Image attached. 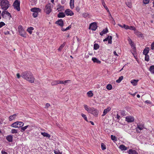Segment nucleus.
I'll return each mask as SVG.
<instances>
[{"instance_id":"f257e3e1","label":"nucleus","mask_w":154,"mask_h":154,"mask_svg":"<svg viewBox=\"0 0 154 154\" xmlns=\"http://www.w3.org/2000/svg\"><path fill=\"white\" fill-rule=\"evenodd\" d=\"M21 76L29 82H34L35 78L32 72L30 71H26L23 72L21 74Z\"/></svg>"},{"instance_id":"f03ea898","label":"nucleus","mask_w":154,"mask_h":154,"mask_svg":"<svg viewBox=\"0 0 154 154\" xmlns=\"http://www.w3.org/2000/svg\"><path fill=\"white\" fill-rule=\"evenodd\" d=\"M83 106L85 109L88 113L92 114L95 117H97L99 111L97 109L93 107H90L86 104H84Z\"/></svg>"},{"instance_id":"7ed1b4c3","label":"nucleus","mask_w":154,"mask_h":154,"mask_svg":"<svg viewBox=\"0 0 154 154\" xmlns=\"http://www.w3.org/2000/svg\"><path fill=\"white\" fill-rule=\"evenodd\" d=\"M0 5L2 9L6 10L10 7V5L7 0H0Z\"/></svg>"},{"instance_id":"20e7f679","label":"nucleus","mask_w":154,"mask_h":154,"mask_svg":"<svg viewBox=\"0 0 154 154\" xmlns=\"http://www.w3.org/2000/svg\"><path fill=\"white\" fill-rule=\"evenodd\" d=\"M32 12H33L32 14V16L34 17H37L38 13L41 12V10L39 8H34L30 9Z\"/></svg>"},{"instance_id":"39448f33","label":"nucleus","mask_w":154,"mask_h":154,"mask_svg":"<svg viewBox=\"0 0 154 154\" xmlns=\"http://www.w3.org/2000/svg\"><path fill=\"white\" fill-rule=\"evenodd\" d=\"M18 32L20 35L22 36L24 38L26 37V33L21 25H20L18 27Z\"/></svg>"},{"instance_id":"423d86ee","label":"nucleus","mask_w":154,"mask_h":154,"mask_svg":"<svg viewBox=\"0 0 154 154\" xmlns=\"http://www.w3.org/2000/svg\"><path fill=\"white\" fill-rule=\"evenodd\" d=\"M24 123L22 122H16L12 123L11 126L15 128H19L23 126Z\"/></svg>"},{"instance_id":"0eeeda50","label":"nucleus","mask_w":154,"mask_h":154,"mask_svg":"<svg viewBox=\"0 0 154 154\" xmlns=\"http://www.w3.org/2000/svg\"><path fill=\"white\" fill-rule=\"evenodd\" d=\"M13 5L14 8L17 11H19L20 10V2L18 0H15L14 3Z\"/></svg>"},{"instance_id":"6e6552de","label":"nucleus","mask_w":154,"mask_h":154,"mask_svg":"<svg viewBox=\"0 0 154 154\" xmlns=\"http://www.w3.org/2000/svg\"><path fill=\"white\" fill-rule=\"evenodd\" d=\"M97 28V26L96 22L91 23L89 28V29H91L93 31H95Z\"/></svg>"},{"instance_id":"1a4fd4ad","label":"nucleus","mask_w":154,"mask_h":154,"mask_svg":"<svg viewBox=\"0 0 154 154\" xmlns=\"http://www.w3.org/2000/svg\"><path fill=\"white\" fill-rule=\"evenodd\" d=\"M51 5L50 4L47 5L45 7V11L46 13L49 14L51 11Z\"/></svg>"},{"instance_id":"9d476101","label":"nucleus","mask_w":154,"mask_h":154,"mask_svg":"<svg viewBox=\"0 0 154 154\" xmlns=\"http://www.w3.org/2000/svg\"><path fill=\"white\" fill-rule=\"evenodd\" d=\"M134 120V118L131 116H128L125 118V120L128 122H132Z\"/></svg>"},{"instance_id":"9b49d317","label":"nucleus","mask_w":154,"mask_h":154,"mask_svg":"<svg viewBox=\"0 0 154 154\" xmlns=\"http://www.w3.org/2000/svg\"><path fill=\"white\" fill-rule=\"evenodd\" d=\"M5 15H6L8 16L9 18L11 17V14L9 13L8 11L5 10L4 11L2 12V16L3 18H4L5 17Z\"/></svg>"},{"instance_id":"f8f14e48","label":"nucleus","mask_w":154,"mask_h":154,"mask_svg":"<svg viewBox=\"0 0 154 154\" xmlns=\"http://www.w3.org/2000/svg\"><path fill=\"white\" fill-rule=\"evenodd\" d=\"M66 15L67 16H72L74 15V13L69 9H66L65 12Z\"/></svg>"},{"instance_id":"ddd939ff","label":"nucleus","mask_w":154,"mask_h":154,"mask_svg":"<svg viewBox=\"0 0 154 154\" xmlns=\"http://www.w3.org/2000/svg\"><path fill=\"white\" fill-rule=\"evenodd\" d=\"M56 23L62 27L63 25V22L62 19L59 20L56 22Z\"/></svg>"},{"instance_id":"4468645a","label":"nucleus","mask_w":154,"mask_h":154,"mask_svg":"<svg viewBox=\"0 0 154 154\" xmlns=\"http://www.w3.org/2000/svg\"><path fill=\"white\" fill-rule=\"evenodd\" d=\"M111 110V108L109 107H108V108L105 109L104 110L103 114L102 115V116H105L108 112L110 111Z\"/></svg>"},{"instance_id":"2eb2a0df","label":"nucleus","mask_w":154,"mask_h":154,"mask_svg":"<svg viewBox=\"0 0 154 154\" xmlns=\"http://www.w3.org/2000/svg\"><path fill=\"white\" fill-rule=\"evenodd\" d=\"M57 10L58 11H62L64 10V7L59 5L57 6Z\"/></svg>"},{"instance_id":"dca6fc26","label":"nucleus","mask_w":154,"mask_h":154,"mask_svg":"<svg viewBox=\"0 0 154 154\" xmlns=\"http://www.w3.org/2000/svg\"><path fill=\"white\" fill-rule=\"evenodd\" d=\"M128 152L129 154H138L136 151L132 149H129Z\"/></svg>"},{"instance_id":"f3484780","label":"nucleus","mask_w":154,"mask_h":154,"mask_svg":"<svg viewBox=\"0 0 154 154\" xmlns=\"http://www.w3.org/2000/svg\"><path fill=\"white\" fill-rule=\"evenodd\" d=\"M149 51V48L148 47L146 48L143 52V54L144 55H147Z\"/></svg>"},{"instance_id":"a211bd4d","label":"nucleus","mask_w":154,"mask_h":154,"mask_svg":"<svg viewBox=\"0 0 154 154\" xmlns=\"http://www.w3.org/2000/svg\"><path fill=\"white\" fill-rule=\"evenodd\" d=\"M138 80L133 79L131 81V83L134 86H136L137 85Z\"/></svg>"},{"instance_id":"6ab92c4d","label":"nucleus","mask_w":154,"mask_h":154,"mask_svg":"<svg viewBox=\"0 0 154 154\" xmlns=\"http://www.w3.org/2000/svg\"><path fill=\"white\" fill-rule=\"evenodd\" d=\"M101 2H102V5H103V7L107 11V12H109V10L108 8L106 6V4L105 3V2L104 1V0H101Z\"/></svg>"},{"instance_id":"aec40b11","label":"nucleus","mask_w":154,"mask_h":154,"mask_svg":"<svg viewBox=\"0 0 154 154\" xmlns=\"http://www.w3.org/2000/svg\"><path fill=\"white\" fill-rule=\"evenodd\" d=\"M92 60L94 62L96 63H100L101 61L99 60L98 59L95 57H93L92 58Z\"/></svg>"},{"instance_id":"412c9836","label":"nucleus","mask_w":154,"mask_h":154,"mask_svg":"<svg viewBox=\"0 0 154 154\" xmlns=\"http://www.w3.org/2000/svg\"><path fill=\"white\" fill-rule=\"evenodd\" d=\"M17 115L16 114H14L10 116L9 117V119L10 121H11L15 119L16 118Z\"/></svg>"},{"instance_id":"4be33fe9","label":"nucleus","mask_w":154,"mask_h":154,"mask_svg":"<svg viewBox=\"0 0 154 154\" xmlns=\"http://www.w3.org/2000/svg\"><path fill=\"white\" fill-rule=\"evenodd\" d=\"M7 140L9 142H12L13 141V136L11 135H9L6 137Z\"/></svg>"},{"instance_id":"5701e85b","label":"nucleus","mask_w":154,"mask_h":154,"mask_svg":"<svg viewBox=\"0 0 154 154\" xmlns=\"http://www.w3.org/2000/svg\"><path fill=\"white\" fill-rule=\"evenodd\" d=\"M119 148L122 150H126L128 149L127 147H126L125 145L122 144L121 145L119 146Z\"/></svg>"},{"instance_id":"b1692460","label":"nucleus","mask_w":154,"mask_h":154,"mask_svg":"<svg viewBox=\"0 0 154 154\" xmlns=\"http://www.w3.org/2000/svg\"><path fill=\"white\" fill-rule=\"evenodd\" d=\"M108 32V30L107 28H106L105 29H104L103 31H102L100 33V35L102 36L103 34H105L106 33Z\"/></svg>"},{"instance_id":"393cba45","label":"nucleus","mask_w":154,"mask_h":154,"mask_svg":"<svg viewBox=\"0 0 154 154\" xmlns=\"http://www.w3.org/2000/svg\"><path fill=\"white\" fill-rule=\"evenodd\" d=\"M70 6L71 9H73L74 8V0H70Z\"/></svg>"},{"instance_id":"a878e982","label":"nucleus","mask_w":154,"mask_h":154,"mask_svg":"<svg viewBox=\"0 0 154 154\" xmlns=\"http://www.w3.org/2000/svg\"><path fill=\"white\" fill-rule=\"evenodd\" d=\"M65 16V14L63 12H60L57 15V17L59 18H63Z\"/></svg>"},{"instance_id":"bb28decb","label":"nucleus","mask_w":154,"mask_h":154,"mask_svg":"<svg viewBox=\"0 0 154 154\" xmlns=\"http://www.w3.org/2000/svg\"><path fill=\"white\" fill-rule=\"evenodd\" d=\"M109 44H111L112 42V37L111 36H108L106 38Z\"/></svg>"},{"instance_id":"cd10ccee","label":"nucleus","mask_w":154,"mask_h":154,"mask_svg":"<svg viewBox=\"0 0 154 154\" xmlns=\"http://www.w3.org/2000/svg\"><path fill=\"white\" fill-rule=\"evenodd\" d=\"M41 134L44 137H48V138H49L51 137V136L50 134L46 132H41Z\"/></svg>"},{"instance_id":"c85d7f7f","label":"nucleus","mask_w":154,"mask_h":154,"mask_svg":"<svg viewBox=\"0 0 154 154\" xmlns=\"http://www.w3.org/2000/svg\"><path fill=\"white\" fill-rule=\"evenodd\" d=\"M66 44V42H64L63 44L61 45L59 48L58 49V50L59 51H61Z\"/></svg>"},{"instance_id":"c756f323","label":"nucleus","mask_w":154,"mask_h":154,"mask_svg":"<svg viewBox=\"0 0 154 154\" xmlns=\"http://www.w3.org/2000/svg\"><path fill=\"white\" fill-rule=\"evenodd\" d=\"M137 128L140 130H143L144 128L143 125L142 124H137Z\"/></svg>"},{"instance_id":"7c9ffc66","label":"nucleus","mask_w":154,"mask_h":154,"mask_svg":"<svg viewBox=\"0 0 154 154\" xmlns=\"http://www.w3.org/2000/svg\"><path fill=\"white\" fill-rule=\"evenodd\" d=\"M118 25L121 27L124 28L125 29H128V26L125 24H124L122 26L120 24H118Z\"/></svg>"},{"instance_id":"2f4dec72","label":"nucleus","mask_w":154,"mask_h":154,"mask_svg":"<svg viewBox=\"0 0 154 154\" xmlns=\"http://www.w3.org/2000/svg\"><path fill=\"white\" fill-rule=\"evenodd\" d=\"M34 29L33 27H30L28 28L27 29V31L30 34H31L32 32V30Z\"/></svg>"},{"instance_id":"473e14b6","label":"nucleus","mask_w":154,"mask_h":154,"mask_svg":"<svg viewBox=\"0 0 154 154\" xmlns=\"http://www.w3.org/2000/svg\"><path fill=\"white\" fill-rule=\"evenodd\" d=\"M58 84V80H54L51 83L52 85H55Z\"/></svg>"},{"instance_id":"72a5a7b5","label":"nucleus","mask_w":154,"mask_h":154,"mask_svg":"<svg viewBox=\"0 0 154 154\" xmlns=\"http://www.w3.org/2000/svg\"><path fill=\"white\" fill-rule=\"evenodd\" d=\"M88 96L89 97H92L93 94L91 91H89L87 93Z\"/></svg>"},{"instance_id":"f704fd0d","label":"nucleus","mask_w":154,"mask_h":154,"mask_svg":"<svg viewBox=\"0 0 154 154\" xmlns=\"http://www.w3.org/2000/svg\"><path fill=\"white\" fill-rule=\"evenodd\" d=\"M123 76H121L119 78V79L116 80V82L117 83H119L123 79Z\"/></svg>"},{"instance_id":"c9c22d12","label":"nucleus","mask_w":154,"mask_h":154,"mask_svg":"<svg viewBox=\"0 0 154 154\" xmlns=\"http://www.w3.org/2000/svg\"><path fill=\"white\" fill-rule=\"evenodd\" d=\"M81 116H82V117L87 122H88V120L87 119V117L86 116L83 114V113H82L81 114Z\"/></svg>"},{"instance_id":"e433bc0d","label":"nucleus","mask_w":154,"mask_h":154,"mask_svg":"<svg viewBox=\"0 0 154 154\" xmlns=\"http://www.w3.org/2000/svg\"><path fill=\"white\" fill-rule=\"evenodd\" d=\"M71 81L69 80H65L63 81V84L66 85H67L68 84L70 83Z\"/></svg>"},{"instance_id":"4c0bfd02","label":"nucleus","mask_w":154,"mask_h":154,"mask_svg":"<svg viewBox=\"0 0 154 154\" xmlns=\"http://www.w3.org/2000/svg\"><path fill=\"white\" fill-rule=\"evenodd\" d=\"M106 88L108 90H111L112 88V85L111 84H108L106 87Z\"/></svg>"},{"instance_id":"58836bf2","label":"nucleus","mask_w":154,"mask_h":154,"mask_svg":"<svg viewBox=\"0 0 154 154\" xmlns=\"http://www.w3.org/2000/svg\"><path fill=\"white\" fill-rule=\"evenodd\" d=\"M99 48V46L97 44H95L94 45V49L95 50L98 49Z\"/></svg>"},{"instance_id":"ea45409f","label":"nucleus","mask_w":154,"mask_h":154,"mask_svg":"<svg viewBox=\"0 0 154 154\" xmlns=\"http://www.w3.org/2000/svg\"><path fill=\"white\" fill-rule=\"evenodd\" d=\"M29 126V125H27L23 127H22L21 128V131L22 132L24 131Z\"/></svg>"},{"instance_id":"a19ab883","label":"nucleus","mask_w":154,"mask_h":154,"mask_svg":"<svg viewBox=\"0 0 154 154\" xmlns=\"http://www.w3.org/2000/svg\"><path fill=\"white\" fill-rule=\"evenodd\" d=\"M109 14V18L110 20H112L114 22V24H115V22L114 21V19L112 17V15H111L110 12H108Z\"/></svg>"},{"instance_id":"79ce46f5","label":"nucleus","mask_w":154,"mask_h":154,"mask_svg":"<svg viewBox=\"0 0 154 154\" xmlns=\"http://www.w3.org/2000/svg\"><path fill=\"white\" fill-rule=\"evenodd\" d=\"M128 29H129L131 30H133L135 31L136 30V28L134 26H128Z\"/></svg>"},{"instance_id":"37998d69","label":"nucleus","mask_w":154,"mask_h":154,"mask_svg":"<svg viewBox=\"0 0 154 154\" xmlns=\"http://www.w3.org/2000/svg\"><path fill=\"white\" fill-rule=\"evenodd\" d=\"M126 5L129 8H131V3L130 2H126Z\"/></svg>"},{"instance_id":"c03bdc74","label":"nucleus","mask_w":154,"mask_h":154,"mask_svg":"<svg viewBox=\"0 0 154 154\" xmlns=\"http://www.w3.org/2000/svg\"><path fill=\"white\" fill-rule=\"evenodd\" d=\"M128 41L129 42V44L131 45V46H133L134 45V43L133 42H132V41L131 39H130V38H129L128 39Z\"/></svg>"},{"instance_id":"a18cd8bd","label":"nucleus","mask_w":154,"mask_h":154,"mask_svg":"<svg viewBox=\"0 0 154 154\" xmlns=\"http://www.w3.org/2000/svg\"><path fill=\"white\" fill-rule=\"evenodd\" d=\"M145 60L148 61L149 60V56L147 55H145Z\"/></svg>"},{"instance_id":"49530a36","label":"nucleus","mask_w":154,"mask_h":154,"mask_svg":"<svg viewBox=\"0 0 154 154\" xmlns=\"http://www.w3.org/2000/svg\"><path fill=\"white\" fill-rule=\"evenodd\" d=\"M101 149L103 150H104L106 149V146L103 143H101Z\"/></svg>"},{"instance_id":"de8ad7c7","label":"nucleus","mask_w":154,"mask_h":154,"mask_svg":"<svg viewBox=\"0 0 154 154\" xmlns=\"http://www.w3.org/2000/svg\"><path fill=\"white\" fill-rule=\"evenodd\" d=\"M11 132L12 134H16L17 133V130L15 129H12Z\"/></svg>"},{"instance_id":"09e8293b","label":"nucleus","mask_w":154,"mask_h":154,"mask_svg":"<svg viewBox=\"0 0 154 154\" xmlns=\"http://www.w3.org/2000/svg\"><path fill=\"white\" fill-rule=\"evenodd\" d=\"M111 139L114 141H116L117 140V139L116 137L114 135H111Z\"/></svg>"},{"instance_id":"8fccbe9b","label":"nucleus","mask_w":154,"mask_h":154,"mask_svg":"<svg viewBox=\"0 0 154 154\" xmlns=\"http://www.w3.org/2000/svg\"><path fill=\"white\" fill-rule=\"evenodd\" d=\"M121 115L123 116H125L126 115V112L125 111L123 110H121Z\"/></svg>"},{"instance_id":"3c124183","label":"nucleus","mask_w":154,"mask_h":154,"mask_svg":"<svg viewBox=\"0 0 154 154\" xmlns=\"http://www.w3.org/2000/svg\"><path fill=\"white\" fill-rule=\"evenodd\" d=\"M83 16L85 18H86L88 16L89 14L88 13H84L82 14Z\"/></svg>"},{"instance_id":"603ef678","label":"nucleus","mask_w":154,"mask_h":154,"mask_svg":"<svg viewBox=\"0 0 154 154\" xmlns=\"http://www.w3.org/2000/svg\"><path fill=\"white\" fill-rule=\"evenodd\" d=\"M149 0H143V2L144 4H147L149 3Z\"/></svg>"},{"instance_id":"864d4df0","label":"nucleus","mask_w":154,"mask_h":154,"mask_svg":"<svg viewBox=\"0 0 154 154\" xmlns=\"http://www.w3.org/2000/svg\"><path fill=\"white\" fill-rule=\"evenodd\" d=\"M149 70L152 74H154V68H149Z\"/></svg>"},{"instance_id":"5fc2aeb1","label":"nucleus","mask_w":154,"mask_h":154,"mask_svg":"<svg viewBox=\"0 0 154 154\" xmlns=\"http://www.w3.org/2000/svg\"><path fill=\"white\" fill-rule=\"evenodd\" d=\"M54 153L55 154H62L58 150H56L54 151Z\"/></svg>"},{"instance_id":"6e6d98bb","label":"nucleus","mask_w":154,"mask_h":154,"mask_svg":"<svg viewBox=\"0 0 154 154\" xmlns=\"http://www.w3.org/2000/svg\"><path fill=\"white\" fill-rule=\"evenodd\" d=\"M5 25V24L2 22H1L0 23V28H1L3 26Z\"/></svg>"},{"instance_id":"4d7b16f0","label":"nucleus","mask_w":154,"mask_h":154,"mask_svg":"<svg viewBox=\"0 0 154 154\" xmlns=\"http://www.w3.org/2000/svg\"><path fill=\"white\" fill-rule=\"evenodd\" d=\"M37 0H30V1L32 2L33 4H35Z\"/></svg>"},{"instance_id":"13d9d810","label":"nucleus","mask_w":154,"mask_h":154,"mask_svg":"<svg viewBox=\"0 0 154 154\" xmlns=\"http://www.w3.org/2000/svg\"><path fill=\"white\" fill-rule=\"evenodd\" d=\"M50 106V104L48 103H47L46 104V105H45V108H48V107H49Z\"/></svg>"},{"instance_id":"bf43d9fd","label":"nucleus","mask_w":154,"mask_h":154,"mask_svg":"<svg viewBox=\"0 0 154 154\" xmlns=\"http://www.w3.org/2000/svg\"><path fill=\"white\" fill-rule=\"evenodd\" d=\"M136 34L137 35L140 36H142V34L140 32H138L136 33Z\"/></svg>"},{"instance_id":"052dcab7","label":"nucleus","mask_w":154,"mask_h":154,"mask_svg":"<svg viewBox=\"0 0 154 154\" xmlns=\"http://www.w3.org/2000/svg\"><path fill=\"white\" fill-rule=\"evenodd\" d=\"M58 84H63V81H61L60 80H58Z\"/></svg>"},{"instance_id":"680f3d73","label":"nucleus","mask_w":154,"mask_h":154,"mask_svg":"<svg viewBox=\"0 0 154 154\" xmlns=\"http://www.w3.org/2000/svg\"><path fill=\"white\" fill-rule=\"evenodd\" d=\"M151 48L152 50L154 49V42L151 44Z\"/></svg>"},{"instance_id":"e2e57ef3","label":"nucleus","mask_w":154,"mask_h":154,"mask_svg":"<svg viewBox=\"0 0 154 154\" xmlns=\"http://www.w3.org/2000/svg\"><path fill=\"white\" fill-rule=\"evenodd\" d=\"M71 27V25H69V26L67 27L66 29H65V30H67L69 29Z\"/></svg>"},{"instance_id":"0e129e2a","label":"nucleus","mask_w":154,"mask_h":154,"mask_svg":"<svg viewBox=\"0 0 154 154\" xmlns=\"http://www.w3.org/2000/svg\"><path fill=\"white\" fill-rule=\"evenodd\" d=\"M17 78L18 79H20V76H21L20 75V74L19 73H17Z\"/></svg>"},{"instance_id":"69168bd1","label":"nucleus","mask_w":154,"mask_h":154,"mask_svg":"<svg viewBox=\"0 0 154 154\" xmlns=\"http://www.w3.org/2000/svg\"><path fill=\"white\" fill-rule=\"evenodd\" d=\"M1 153L2 154H8L7 152L3 150H2L1 151Z\"/></svg>"},{"instance_id":"338daca9","label":"nucleus","mask_w":154,"mask_h":154,"mask_svg":"<svg viewBox=\"0 0 154 154\" xmlns=\"http://www.w3.org/2000/svg\"><path fill=\"white\" fill-rule=\"evenodd\" d=\"M4 33L5 35L8 34H9V32L8 31H6V32H4Z\"/></svg>"},{"instance_id":"774afa93","label":"nucleus","mask_w":154,"mask_h":154,"mask_svg":"<svg viewBox=\"0 0 154 154\" xmlns=\"http://www.w3.org/2000/svg\"><path fill=\"white\" fill-rule=\"evenodd\" d=\"M120 117V116L118 114H117L116 118L117 119H119Z\"/></svg>"}]
</instances>
